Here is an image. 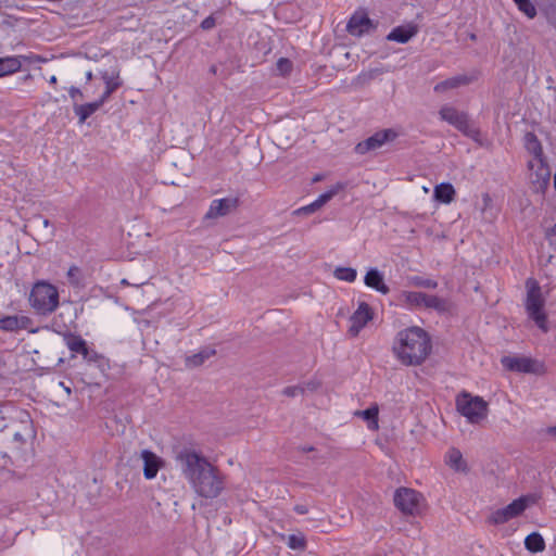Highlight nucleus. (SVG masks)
Segmentation results:
<instances>
[{"label": "nucleus", "instance_id": "nucleus-31", "mask_svg": "<svg viewBox=\"0 0 556 556\" xmlns=\"http://www.w3.org/2000/svg\"><path fill=\"white\" fill-rule=\"evenodd\" d=\"M343 189V185L337 184L330 190L321 193L315 201V205L318 207H323L328 201H330L340 190Z\"/></svg>", "mask_w": 556, "mask_h": 556}, {"label": "nucleus", "instance_id": "nucleus-38", "mask_svg": "<svg viewBox=\"0 0 556 556\" xmlns=\"http://www.w3.org/2000/svg\"><path fill=\"white\" fill-rule=\"evenodd\" d=\"M304 392V389L300 386H291L283 389L282 394L286 396H296L299 394H302Z\"/></svg>", "mask_w": 556, "mask_h": 556}, {"label": "nucleus", "instance_id": "nucleus-9", "mask_svg": "<svg viewBox=\"0 0 556 556\" xmlns=\"http://www.w3.org/2000/svg\"><path fill=\"white\" fill-rule=\"evenodd\" d=\"M420 494L413 489L400 488L394 494V505L403 514L414 515L419 509Z\"/></svg>", "mask_w": 556, "mask_h": 556}, {"label": "nucleus", "instance_id": "nucleus-20", "mask_svg": "<svg viewBox=\"0 0 556 556\" xmlns=\"http://www.w3.org/2000/svg\"><path fill=\"white\" fill-rule=\"evenodd\" d=\"M216 354V350L210 346L201 349L198 353L187 356L185 364L187 368H195Z\"/></svg>", "mask_w": 556, "mask_h": 556}, {"label": "nucleus", "instance_id": "nucleus-34", "mask_svg": "<svg viewBox=\"0 0 556 556\" xmlns=\"http://www.w3.org/2000/svg\"><path fill=\"white\" fill-rule=\"evenodd\" d=\"M287 545L294 551H302L306 546L305 538L302 534H290L287 538Z\"/></svg>", "mask_w": 556, "mask_h": 556}, {"label": "nucleus", "instance_id": "nucleus-12", "mask_svg": "<svg viewBox=\"0 0 556 556\" xmlns=\"http://www.w3.org/2000/svg\"><path fill=\"white\" fill-rule=\"evenodd\" d=\"M372 317L374 312L370 306L365 302H361L357 309L350 318L351 326L349 328V332L353 337H356L366 324L372 319Z\"/></svg>", "mask_w": 556, "mask_h": 556}, {"label": "nucleus", "instance_id": "nucleus-46", "mask_svg": "<svg viewBox=\"0 0 556 556\" xmlns=\"http://www.w3.org/2000/svg\"><path fill=\"white\" fill-rule=\"evenodd\" d=\"M301 451L304 452V453H308V452L314 451V447L311 446V445H305V446L301 447Z\"/></svg>", "mask_w": 556, "mask_h": 556}, {"label": "nucleus", "instance_id": "nucleus-45", "mask_svg": "<svg viewBox=\"0 0 556 556\" xmlns=\"http://www.w3.org/2000/svg\"><path fill=\"white\" fill-rule=\"evenodd\" d=\"M13 440L17 443L23 444L25 442L23 435L20 432H15L13 435Z\"/></svg>", "mask_w": 556, "mask_h": 556}, {"label": "nucleus", "instance_id": "nucleus-54", "mask_svg": "<svg viewBox=\"0 0 556 556\" xmlns=\"http://www.w3.org/2000/svg\"><path fill=\"white\" fill-rule=\"evenodd\" d=\"M122 283H124V285H128V282H127V280H126V279H123V280H122Z\"/></svg>", "mask_w": 556, "mask_h": 556}, {"label": "nucleus", "instance_id": "nucleus-52", "mask_svg": "<svg viewBox=\"0 0 556 556\" xmlns=\"http://www.w3.org/2000/svg\"><path fill=\"white\" fill-rule=\"evenodd\" d=\"M4 361L2 359V357L0 356V370L4 367Z\"/></svg>", "mask_w": 556, "mask_h": 556}, {"label": "nucleus", "instance_id": "nucleus-40", "mask_svg": "<svg viewBox=\"0 0 556 556\" xmlns=\"http://www.w3.org/2000/svg\"><path fill=\"white\" fill-rule=\"evenodd\" d=\"M215 26V18L213 16H207L201 22V28L204 30L212 29Z\"/></svg>", "mask_w": 556, "mask_h": 556}, {"label": "nucleus", "instance_id": "nucleus-41", "mask_svg": "<svg viewBox=\"0 0 556 556\" xmlns=\"http://www.w3.org/2000/svg\"><path fill=\"white\" fill-rule=\"evenodd\" d=\"M549 243L556 248V224L547 232Z\"/></svg>", "mask_w": 556, "mask_h": 556}, {"label": "nucleus", "instance_id": "nucleus-7", "mask_svg": "<svg viewBox=\"0 0 556 556\" xmlns=\"http://www.w3.org/2000/svg\"><path fill=\"white\" fill-rule=\"evenodd\" d=\"M439 115L443 121L454 126L464 135L471 138L478 135V131L470 125L466 113L459 112L453 106L443 105L439 111Z\"/></svg>", "mask_w": 556, "mask_h": 556}, {"label": "nucleus", "instance_id": "nucleus-43", "mask_svg": "<svg viewBox=\"0 0 556 556\" xmlns=\"http://www.w3.org/2000/svg\"><path fill=\"white\" fill-rule=\"evenodd\" d=\"M294 511L298 513L299 515H305L308 513V507L303 504H298L294 506Z\"/></svg>", "mask_w": 556, "mask_h": 556}, {"label": "nucleus", "instance_id": "nucleus-16", "mask_svg": "<svg viewBox=\"0 0 556 556\" xmlns=\"http://www.w3.org/2000/svg\"><path fill=\"white\" fill-rule=\"evenodd\" d=\"M417 33L418 28L416 25L410 24L406 26H397L390 31V34L387 36V39L400 43H406L413 37H415Z\"/></svg>", "mask_w": 556, "mask_h": 556}, {"label": "nucleus", "instance_id": "nucleus-26", "mask_svg": "<svg viewBox=\"0 0 556 556\" xmlns=\"http://www.w3.org/2000/svg\"><path fill=\"white\" fill-rule=\"evenodd\" d=\"M21 67L22 62L18 56L0 58V77L16 73Z\"/></svg>", "mask_w": 556, "mask_h": 556}, {"label": "nucleus", "instance_id": "nucleus-37", "mask_svg": "<svg viewBox=\"0 0 556 556\" xmlns=\"http://www.w3.org/2000/svg\"><path fill=\"white\" fill-rule=\"evenodd\" d=\"M79 274L80 269L77 266H71L67 270L68 281L74 286H78L80 283Z\"/></svg>", "mask_w": 556, "mask_h": 556}, {"label": "nucleus", "instance_id": "nucleus-23", "mask_svg": "<svg viewBox=\"0 0 556 556\" xmlns=\"http://www.w3.org/2000/svg\"><path fill=\"white\" fill-rule=\"evenodd\" d=\"M427 309H433L439 314H445L453 309V303L446 298L429 294Z\"/></svg>", "mask_w": 556, "mask_h": 556}, {"label": "nucleus", "instance_id": "nucleus-48", "mask_svg": "<svg viewBox=\"0 0 556 556\" xmlns=\"http://www.w3.org/2000/svg\"><path fill=\"white\" fill-rule=\"evenodd\" d=\"M60 386L64 389V391L70 394L71 393V389L68 387H65L63 382H60Z\"/></svg>", "mask_w": 556, "mask_h": 556}, {"label": "nucleus", "instance_id": "nucleus-50", "mask_svg": "<svg viewBox=\"0 0 556 556\" xmlns=\"http://www.w3.org/2000/svg\"><path fill=\"white\" fill-rule=\"evenodd\" d=\"M42 225H43L45 227H48V226L50 225L49 219H47V218H42Z\"/></svg>", "mask_w": 556, "mask_h": 556}, {"label": "nucleus", "instance_id": "nucleus-10", "mask_svg": "<svg viewBox=\"0 0 556 556\" xmlns=\"http://www.w3.org/2000/svg\"><path fill=\"white\" fill-rule=\"evenodd\" d=\"M396 132L392 129H383L375 132L372 136L367 139L358 142L355 147V152L357 154H365L369 151L377 150L381 148L386 142L392 141L395 139Z\"/></svg>", "mask_w": 556, "mask_h": 556}, {"label": "nucleus", "instance_id": "nucleus-21", "mask_svg": "<svg viewBox=\"0 0 556 556\" xmlns=\"http://www.w3.org/2000/svg\"><path fill=\"white\" fill-rule=\"evenodd\" d=\"M64 341L70 351L81 354L84 357L88 356L87 343L80 336L74 333H65Z\"/></svg>", "mask_w": 556, "mask_h": 556}, {"label": "nucleus", "instance_id": "nucleus-13", "mask_svg": "<svg viewBox=\"0 0 556 556\" xmlns=\"http://www.w3.org/2000/svg\"><path fill=\"white\" fill-rule=\"evenodd\" d=\"M372 23L365 12H355L346 25V30L353 36H362L368 33Z\"/></svg>", "mask_w": 556, "mask_h": 556}, {"label": "nucleus", "instance_id": "nucleus-36", "mask_svg": "<svg viewBox=\"0 0 556 556\" xmlns=\"http://www.w3.org/2000/svg\"><path fill=\"white\" fill-rule=\"evenodd\" d=\"M293 67L292 62L289 59L280 58L276 63V71L281 76H287L291 73Z\"/></svg>", "mask_w": 556, "mask_h": 556}, {"label": "nucleus", "instance_id": "nucleus-4", "mask_svg": "<svg viewBox=\"0 0 556 556\" xmlns=\"http://www.w3.org/2000/svg\"><path fill=\"white\" fill-rule=\"evenodd\" d=\"M526 287V312L529 318L533 320L543 332H547V316L544 312L545 299L542 295L541 287L539 282L532 278L527 280Z\"/></svg>", "mask_w": 556, "mask_h": 556}, {"label": "nucleus", "instance_id": "nucleus-19", "mask_svg": "<svg viewBox=\"0 0 556 556\" xmlns=\"http://www.w3.org/2000/svg\"><path fill=\"white\" fill-rule=\"evenodd\" d=\"M30 319L26 316H5L0 318V329L4 331H16L25 329Z\"/></svg>", "mask_w": 556, "mask_h": 556}, {"label": "nucleus", "instance_id": "nucleus-24", "mask_svg": "<svg viewBox=\"0 0 556 556\" xmlns=\"http://www.w3.org/2000/svg\"><path fill=\"white\" fill-rule=\"evenodd\" d=\"M101 77L109 92H114L122 86L118 67H113L111 70L101 72Z\"/></svg>", "mask_w": 556, "mask_h": 556}, {"label": "nucleus", "instance_id": "nucleus-44", "mask_svg": "<svg viewBox=\"0 0 556 556\" xmlns=\"http://www.w3.org/2000/svg\"><path fill=\"white\" fill-rule=\"evenodd\" d=\"M113 92H109V90L105 88L104 92L102 93L101 98L98 100V101H101V106L103 105V103L110 98V96L112 94Z\"/></svg>", "mask_w": 556, "mask_h": 556}, {"label": "nucleus", "instance_id": "nucleus-25", "mask_svg": "<svg viewBox=\"0 0 556 556\" xmlns=\"http://www.w3.org/2000/svg\"><path fill=\"white\" fill-rule=\"evenodd\" d=\"M101 108V101H93L86 104H75L74 112L79 118V123L84 124L88 117Z\"/></svg>", "mask_w": 556, "mask_h": 556}, {"label": "nucleus", "instance_id": "nucleus-18", "mask_svg": "<svg viewBox=\"0 0 556 556\" xmlns=\"http://www.w3.org/2000/svg\"><path fill=\"white\" fill-rule=\"evenodd\" d=\"M472 81V77L467 75H457L451 78H447L443 81L438 83L434 86L435 92H445L450 89H455L460 86L469 85Z\"/></svg>", "mask_w": 556, "mask_h": 556}, {"label": "nucleus", "instance_id": "nucleus-39", "mask_svg": "<svg viewBox=\"0 0 556 556\" xmlns=\"http://www.w3.org/2000/svg\"><path fill=\"white\" fill-rule=\"evenodd\" d=\"M318 211V207L315 205L314 202H312L308 205H305L303 207H300L295 211L296 214H312L314 212Z\"/></svg>", "mask_w": 556, "mask_h": 556}, {"label": "nucleus", "instance_id": "nucleus-32", "mask_svg": "<svg viewBox=\"0 0 556 556\" xmlns=\"http://www.w3.org/2000/svg\"><path fill=\"white\" fill-rule=\"evenodd\" d=\"M526 147L534 155L540 156L542 154V147L535 135L528 132L526 135Z\"/></svg>", "mask_w": 556, "mask_h": 556}, {"label": "nucleus", "instance_id": "nucleus-3", "mask_svg": "<svg viewBox=\"0 0 556 556\" xmlns=\"http://www.w3.org/2000/svg\"><path fill=\"white\" fill-rule=\"evenodd\" d=\"M28 302L36 314L49 316L53 314L60 305V293L54 285L46 280H38L33 285Z\"/></svg>", "mask_w": 556, "mask_h": 556}, {"label": "nucleus", "instance_id": "nucleus-47", "mask_svg": "<svg viewBox=\"0 0 556 556\" xmlns=\"http://www.w3.org/2000/svg\"><path fill=\"white\" fill-rule=\"evenodd\" d=\"M547 433H548V434H551V435L556 437V426H554V427H549V428L547 429Z\"/></svg>", "mask_w": 556, "mask_h": 556}, {"label": "nucleus", "instance_id": "nucleus-28", "mask_svg": "<svg viewBox=\"0 0 556 556\" xmlns=\"http://www.w3.org/2000/svg\"><path fill=\"white\" fill-rule=\"evenodd\" d=\"M378 414L379 409L377 405H372L365 410L355 412V416H359L367 421L368 429L370 430L378 429Z\"/></svg>", "mask_w": 556, "mask_h": 556}, {"label": "nucleus", "instance_id": "nucleus-14", "mask_svg": "<svg viewBox=\"0 0 556 556\" xmlns=\"http://www.w3.org/2000/svg\"><path fill=\"white\" fill-rule=\"evenodd\" d=\"M140 457L143 462L144 478L148 480L154 479L164 464L163 459L149 450L141 451Z\"/></svg>", "mask_w": 556, "mask_h": 556}, {"label": "nucleus", "instance_id": "nucleus-5", "mask_svg": "<svg viewBox=\"0 0 556 556\" xmlns=\"http://www.w3.org/2000/svg\"><path fill=\"white\" fill-rule=\"evenodd\" d=\"M456 407L470 424H479L488 415V403L482 397L472 396L467 392L457 396Z\"/></svg>", "mask_w": 556, "mask_h": 556}, {"label": "nucleus", "instance_id": "nucleus-49", "mask_svg": "<svg viewBox=\"0 0 556 556\" xmlns=\"http://www.w3.org/2000/svg\"><path fill=\"white\" fill-rule=\"evenodd\" d=\"M86 79H87V80H91V79H92V72H91V71H88V72L86 73Z\"/></svg>", "mask_w": 556, "mask_h": 556}, {"label": "nucleus", "instance_id": "nucleus-22", "mask_svg": "<svg viewBox=\"0 0 556 556\" xmlns=\"http://www.w3.org/2000/svg\"><path fill=\"white\" fill-rule=\"evenodd\" d=\"M455 189L450 182H442L434 187L433 197L441 203L450 204L455 197Z\"/></svg>", "mask_w": 556, "mask_h": 556}, {"label": "nucleus", "instance_id": "nucleus-11", "mask_svg": "<svg viewBox=\"0 0 556 556\" xmlns=\"http://www.w3.org/2000/svg\"><path fill=\"white\" fill-rule=\"evenodd\" d=\"M239 205L238 198H224L213 200L205 214V218L215 219L223 217L235 211Z\"/></svg>", "mask_w": 556, "mask_h": 556}, {"label": "nucleus", "instance_id": "nucleus-53", "mask_svg": "<svg viewBox=\"0 0 556 556\" xmlns=\"http://www.w3.org/2000/svg\"><path fill=\"white\" fill-rule=\"evenodd\" d=\"M319 180H320V176H319V175H317V176L313 179V181H319Z\"/></svg>", "mask_w": 556, "mask_h": 556}, {"label": "nucleus", "instance_id": "nucleus-42", "mask_svg": "<svg viewBox=\"0 0 556 556\" xmlns=\"http://www.w3.org/2000/svg\"><path fill=\"white\" fill-rule=\"evenodd\" d=\"M68 93H70V97L73 100H77L78 98H83V92L80 91V89H78L76 87H71L70 90H68Z\"/></svg>", "mask_w": 556, "mask_h": 556}, {"label": "nucleus", "instance_id": "nucleus-51", "mask_svg": "<svg viewBox=\"0 0 556 556\" xmlns=\"http://www.w3.org/2000/svg\"><path fill=\"white\" fill-rule=\"evenodd\" d=\"M49 83L50 84H55L56 83V77L54 75L51 76L50 79H49Z\"/></svg>", "mask_w": 556, "mask_h": 556}, {"label": "nucleus", "instance_id": "nucleus-2", "mask_svg": "<svg viewBox=\"0 0 556 556\" xmlns=\"http://www.w3.org/2000/svg\"><path fill=\"white\" fill-rule=\"evenodd\" d=\"M397 361L405 366H418L430 355L431 339L426 330L413 326L401 330L392 346Z\"/></svg>", "mask_w": 556, "mask_h": 556}, {"label": "nucleus", "instance_id": "nucleus-30", "mask_svg": "<svg viewBox=\"0 0 556 556\" xmlns=\"http://www.w3.org/2000/svg\"><path fill=\"white\" fill-rule=\"evenodd\" d=\"M333 276L342 281L353 282L357 277V271L352 267H337Z\"/></svg>", "mask_w": 556, "mask_h": 556}, {"label": "nucleus", "instance_id": "nucleus-33", "mask_svg": "<svg viewBox=\"0 0 556 556\" xmlns=\"http://www.w3.org/2000/svg\"><path fill=\"white\" fill-rule=\"evenodd\" d=\"M409 283L417 288L435 289L438 282L433 279L425 278L421 276H413L409 278Z\"/></svg>", "mask_w": 556, "mask_h": 556}, {"label": "nucleus", "instance_id": "nucleus-27", "mask_svg": "<svg viewBox=\"0 0 556 556\" xmlns=\"http://www.w3.org/2000/svg\"><path fill=\"white\" fill-rule=\"evenodd\" d=\"M446 463L452 469L458 472H466L468 469L462 453L456 448L448 451Z\"/></svg>", "mask_w": 556, "mask_h": 556}, {"label": "nucleus", "instance_id": "nucleus-6", "mask_svg": "<svg viewBox=\"0 0 556 556\" xmlns=\"http://www.w3.org/2000/svg\"><path fill=\"white\" fill-rule=\"evenodd\" d=\"M501 363L509 371L538 376L546 374L544 362L528 356H503Z\"/></svg>", "mask_w": 556, "mask_h": 556}, {"label": "nucleus", "instance_id": "nucleus-15", "mask_svg": "<svg viewBox=\"0 0 556 556\" xmlns=\"http://www.w3.org/2000/svg\"><path fill=\"white\" fill-rule=\"evenodd\" d=\"M400 298L408 308L422 309L427 308L429 294L419 291H403Z\"/></svg>", "mask_w": 556, "mask_h": 556}, {"label": "nucleus", "instance_id": "nucleus-29", "mask_svg": "<svg viewBox=\"0 0 556 556\" xmlns=\"http://www.w3.org/2000/svg\"><path fill=\"white\" fill-rule=\"evenodd\" d=\"M525 546L531 553H539L545 549V541L538 532H532L525 539Z\"/></svg>", "mask_w": 556, "mask_h": 556}, {"label": "nucleus", "instance_id": "nucleus-17", "mask_svg": "<svg viewBox=\"0 0 556 556\" xmlns=\"http://www.w3.org/2000/svg\"><path fill=\"white\" fill-rule=\"evenodd\" d=\"M364 282L367 287L372 288L382 294H387L390 291L389 287L383 281L382 274L376 268H371L367 271Z\"/></svg>", "mask_w": 556, "mask_h": 556}, {"label": "nucleus", "instance_id": "nucleus-8", "mask_svg": "<svg viewBox=\"0 0 556 556\" xmlns=\"http://www.w3.org/2000/svg\"><path fill=\"white\" fill-rule=\"evenodd\" d=\"M528 507V498L519 497L503 508H498L491 514L489 522L493 525H502L508 520L521 515Z\"/></svg>", "mask_w": 556, "mask_h": 556}, {"label": "nucleus", "instance_id": "nucleus-1", "mask_svg": "<svg viewBox=\"0 0 556 556\" xmlns=\"http://www.w3.org/2000/svg\"><path fill=\"white\" fill-rule=\"evenodd\" d=\"M176 460L184 478L198 496L214 500L222 494L225 489V478L220 470L201 453L185 448L177 454Z\"/></svg>", "mask_w": 556, "mask_h": 556}, {"label": "nucleus", "instance_id": "nucleus-35", "mask_svg": "<svg viewBox=\"0 0 556 556\" xmlns=\"http://www.w3.org/2000/svg\"><path fill=\"white\" fill-rule=\"evenodd\" d=\"M514 2L529 18H533L536 15V9L530 0H514Z\"/></svg>", "mask_w": 556, "mask_h": 556}]
</instances>
